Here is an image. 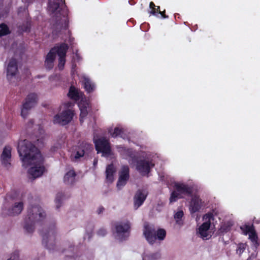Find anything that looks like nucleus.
Here are the masks:
<instances>
[{
	"instance_id": "obj_1",
	"label": "nucleus",
	"mask_w": 260,
	"mask_h": 260,
	"mask_svg": "<svg viewBox=\"0 0 260 260\" xmlns=\"http://www.w3.org/2000/svg\"><path fill=\"white\" fill-rule=\"evenodd\" d=\"M18 152L24 168L28 170L29 178L35 179L41 177L45 171L44 158L39 149L28 140L18 143Z\"/></svg>"
},
{
	"instance_id": "obj_2",
	"label": "nucleus",
	"mask_w": 260,
	"mask_h": 260,
	"mask_svg": "<svg viewBox=\"0 0 260 260\" xmlns=\"http://www.w3.org/2000/svg\"><path fill=\"white\" fill-rule=\"evenodd\" d=\"M48 11L52 15L56 21L55 31L59 27L61 30H67V16L68 11L66 8L64 1L48 0Z\"/></svg>"
},
{
	"instance_id": "obj_3",
	"label": "nucleus",
	"mask_w": 260,
	"mask_h": 260,
	"mask_svg": "<svg viewBox=\"0 0 260 260\" xmlns=\"http://www.w3.org/2000/svg\"><path fill=\"white\" fill-rule=\"evenodd\" d=\"M46 212L38 204L30 205L27 210V213L24 218L23 228L25 233L32 234L36 224H41L45 219Z\"/></svg>"
},
{
	"instance_id": "obj_4",
	"label": "nucleus",
	"mask_w": 260,
	"mask_h": 260,
	"mask_svg": "<svg viewBox=\"0 0 260 260\" xmlns=\"http://www.w3.org/2000/svg\"><path fill=\"white\" fill-rule=\"evenodd\" d=\"M40 233L42 237V244L44 247L49 250H53L58 235L55 224H51Z\"/></svg>"
},
{
	"instance_id": "obj_5",
	"label": "nucleus",
	"mask_w": 260,
	"mask_h": 260,
	"mask_svg": "<svg viewBox=\"0 0 260 260\" xmlns=\"http://www.w3.org/2000/svg\"><path fill=\"white\" fill-rule=\"evenodd\" d=\"M68 95L71 99L75 101L81 99L78 104L80 110V118L82 119L86 117L91 107L88 100L85 98H83L82 93L78 91L74 86H71ZM80 121H82V119H80Z\"/></svg>"
},
{
	"instance_id": "obj_6",
	"label": "nucleus",
	"mask_w": 260,
	"mask_h": 260,
	"mask_svg": "<svg viewBox=\"0 0 260 260\" xmlns=\"http://www.w3.org/2000/svg\"><path fill=\"white\" fill-rule=\"evenodd\" d=\"M143 235L149 244L153 245L156 240L162 241L165 239L166 231L161 228L156 230L154 225L146 223L144 226Z\"/></svg>"
},
{
	"instance_id": "obj_7",
	"label": "nucleus",
	"mask_w": 260,
	"mask_h": 260,
	"mask_svg": "<svg viewBox=\"0 0 260 260\" xmlns=\"http://www.w3.org/2000/svg\"><path fill=\"white\" fill-rule=\"evenodd\" d=\"M175 190L173 191L170 198V203L176 202L178 199L183 198L182 194L188 197L192 196L193 187L183 183H176L175 184Z\"/></svg>"
},
{
	"instance_id": "obj_8",
	"label": "nucleus",
	"mask_w": 260,
	"mask_h": 260,
	"mask_svg": "<svg viewBox=\"0 0 260 260\" xmlns=\"http://www.w3.org/2000/svg\"><path fill=\"white\" fill-rule=\"evenodd\" d=\"M131 228L128 221L116 222L115 224L116 238L121 241L126 240L129 236Z\"/></svg>"
},
{
	"instance_id": "obj_9",
	"label": "nucleus",
	"mask_w": 260,
	"mask_h": 260,
	"mask_svg": "<svg viewBox=\"0 0 260 260\" xmlns=\"http://www.w3.org/2000/svg\"><path fill=\"white\" fill-rule=\"evenodd\" d=\"M92 150L93 148L91 144L82 142L72 154L71 159L74 161H77L80 157L89 155Z\"/></svg>"
},
{
	"instance_id": "obj_10",
	"label": "nucleus",
	"mask_w": 260,
	"mask_h": 260,
	"mask_svg": "<svg viewBox=\"0 0 260 260\" xmlns=\"http://www.w3.org/2000/svg\"><path fill=\"white\" fill-rule=\"evenodd\" d=\"M38 99V95L35 93H31L27 96L21 108V115L23 118L27 116L29 111L36 105Z\"/></svg>"
},
{
	"instance_id": "obj_11",
	"label": "nucleus",
	"mask_w": 260,
	"mask_h": 260,
	"mask_svg": "<svg viewBox=\"0 0 260 260\" xmlns=\"http://www.w3.org/2000/svg\"><path fill=\"white\" fill-rule=\"evenodd\" d=\"M74 114V111L72 109H66L60 114H57L54 116L53 122L54 123L59 124L62 125H66L71 121Z\"/></svg>"
},
{
	"instance_id": "obj_12",
	"label": "nucleus",
	"mask_w": 260,
	"mask_h": 260,
	"mask_svg": "<svg viewBox=\"0 0 260 260\" xmlns=\"http://www.w3.org/2000/svg\"><path fill=\"white\" fill-rule=\"evenodd\" d=\"M154 166L152 161L146 159H140L136 161V169L143 176L148 174Z\"/></svg>"
},
{
	"instance_id": "obj_13",
	"label": "nucleus",
	"mask_w": 260,
	"mask_h": 260,
	"mask_svg": "<svg viewBox=\"0 0 260 260\" xmlns=\"http://www.w3.org/2000/svg\"><path fill=\"white\" fill-rule=\"evenodd\" d=\"M102 156L108 157L112 154V149L109 140L105 137L99 138V153Z\"/></svg>"
},
{
	"instance_id": "obj_14",
	"label": "nucleus",
	"mask_w": 260,
	"mask_h": 260,
	"mask_svg": "<svg viewBox=\"0 0 260 260\" xmlns=\"http://www.w3.org/2000/svg\"><path fill=\"white\" fill-rule=\"evenodd\" d=\"M24 204L22 201L14 203L12 206L7 209L5 206L3 212L9 216H16L20 214L23 210Z\"/></svg>"
},
{
	"instance_id": "obj_15",
	"label": "nucleus",
	"mask_w": 260,
	"mask_h": 260,
	"mask_svg": "<svg viewBox=\"0 0 260 260\" xmlns=\"http://www.w3.org/2000/svg\"><path fill=\"white\" fill-rule=\"evenodd\" d=\"M119 174V176L117 183V187L120 189L126 184L129 178V169L128 166H122Z\"/></svg>"
},
{
	"instance_id": "obj_16",
	"label": "nucleus",
	"mask_w": 260,
	"mask_h": 260,
	"mask_svg": "<svg viewBox=\"0 0 260 260\" xmlns=\"http://www.w3.org/2000/svg\"><path fill=\"white\" fill-rule=\"evenodd\" d=\"M11 150L12 149L10 146H6L3 149L1 155L2 165L7 170H9L11 166Z\"/></svg>"
},
{
	"instance_id": "obj_17",
	"label": "nucleus",
	"mask_w": 260,
	"mask_h": 260,
	"mask_svg": "<svg viewBox=\"0 0 260 260\" xmlns=\"http://www.w3.org/2000/svg\"><path fill=\"white\" fill-rule=\"evenodd\" d=\"M147 193L142 189H138L134 197V207L135 209H138L142 206L146 199Z\"/></svg>"
},
{
	"instance_id": "obj_18",
	"label": "nucleus",
	"mask_w": 260,
	"mask_h": 260,
	"mask_svg": "<svg viewBox=\"0 0 260 260\" xmlns=\"http://www.w3.org/2000/svg\"><path fill=\"white\" fill-rule=\"evenodd\" d=\"M18 72L17 62L15 59L10 60L7 68V77L9 80L15 77Z\"/></svg>"
},
{
	"instance_id": "obj_19",
	"label": "nucleus",
	"mask_w": 260,
	"mask_h": 260,
	"mask_svg": "<svg viewBox=\"0 0 260 260\" xmlns=\"http://www.w3.org/2000/svg\"><path fill=\"white\" fill-rule=\"evenodd\" d=\"M202 200L199 197L195 196L191 200L189 210L191 214L199 212L201 208Z\"/></svg>"
},
{
	"instance_id": "obj_20",
	"label": "nucleus",
	"mask_w": 260,
	"mask_h": 260,
	"mask_svg": "<svg viewBox=\"0 0 260 260\" xmlns=\"http://www.w3.org/2000/svg\"><path fill=\"white\" fill-rule=\"evenodd\" d=\"M210 227L209 222H205L199 227L198 233L203 240H208L211 238V235L209 233Z\"/></svg>"
},
{
	"instance_id": "obj_21",
	"label": "nucleus",
	"mask_w": 260,
	"mask_h": 260,
	"mask_svg": "<svg viewBox=\"0 0 260 260\" xmlns=\"http://www.w3.org/2000/svg\"><path fill=\"white\" fill-rule=\"evenodd\" d=\"M68 48V45L63 43L57 45L51 50H54L53 53H54L55 55L56 54H57L58 56H66Z\"/></svg>"
},
{
	"instance_id": "obj_22",
	"label": "nucleus",
	"mask_w": 260,
	"mask_h": 260,
	"mask_svg": "<svg viewBox=\"0 0 260 260\" xmlns=\"http://www.w3.org/2000/svg\"><path fill=\"white\" fill-rule=\"evenodd\" d=\"M80 81L87 92H90L93 90L94 85L88 77L82 75L80 77Z\"/></svg>"
},
{
	"instance_id": "obj_23",
	"label": "nucleus",
	"mask_w": 260,
	"mask_h": 260,
	"mask_svg": "<svg viewBox=\"0 0 260 260\" xmlns=\"http://www.w3.org/2000/svg\"><path fill=\"white\" fill-rule=\"evenodd\" d=\"M53 50H50L49 52L47 54L45 61V66L48 70L52 69L54 66L55 55L53 53Z\"/></svg>"
},
{
	"instance_id": "obj_24",
	"label": "nucleus",
	"mask_w": 260,
	"mask_h": 260,
	"mask_svg": "<svg viewBox=\"0 0 260 260\" xmlns=\"http://www.w3.org/2000/svg\"><path fill=\"white\" fill-rule=\"evenodd\" d=\"M76 173L73 170L68 171L64 176V182L69 185L74 184L76 181Z\"/></svg>"
},
{
	"instance_id": "obj_25",
	"label": "nucleus",
	"mask_w": 260,
	"mask_h": 260,
	"mask_svg": "<svg viewBox=\"0 0 260 260\" xmlns=\"http://www.w3.org/2000/svg\"><path fill=\"white\" fill-rule=\"evenodd\" d=\"M115 172V169L113 164L109 165L106 168V179L110 183H112L114 180V173Z\"/></svg>"
},
{
	"instance_id": "obj_26",
	"label": "nucleus",
	"mask_w": 260,
	"mask_h": 260,
	"mask_svg": "<svg viewBox=\"0 0 260 260\" xmlns=\"http://www.w3.org/2000/svg\"><path fill=\"white\" fill-rule=\"evenodd\" d=\"M232 225L233 224L230 221L222 223L217 231L218 235L221 236L229 232L231 230Z\"/></svg>"
},
{
	"instance_id": "obj_27",
	"label": "nucleus",
	"mask_w": 260,
	"mask_h": 260,
	"mask_svg": "<svg viewBox=\"0 0 260 260\" xmlns=\"http://www.w3.org/2000/svg\"><path fill=\"white\" fill-rule=\"evenodd\" d=\"M69 197V195H66L64 193L62 192H58L56 194L55 200V203L56 208L58 209L59 208H60L62 205V201L68 198Z\"/></svg>"
},
{
	"instance_id": "obj_28",
	"label": "nucleus",
	"mask_w": 260,
	"mask_h": 260,
	"mask_svg": "<svg viewBox=\"0 0 260 260\" xmlns=\"http://www.w3.org/2000/svg\"><path fill=\"white\" fill-rule=\"evenodd\" d=\"M249 239L251 241L252 245L255 248H257L259 244L258 242V236L255 230L253 231L252 232H251V233L249 234Z\"/></svg>"
},
{
	"instance_id": "obj_29",
	"label": "nucleus",
	"mask_w": 260,
	"mask_h": 260,
	"mask_svg": "<svg viewBox=\"0 0 260 260\" xmlns=\"http://www.w3.org/2000/svg\"><path fill=\"white\" fill-rule=\"evenodd\" d=\"M160 258L161 254L159 252L145 255L143 257V260H160Z\"/></svg>"
},
{
	"instance_id": "obj_30",
	"label": "nucleus",
	"mask_w": 260,
	"mask_h": 260,
	"mask_svg": "<svg viewBox=\"0 0 260 260\" xmlns=\"http://www.w3.org/2000/svg\"><path fill=\"white\" fill-rule=\"evenodd\" d=\"M240 229L242 230L243 233L245 235L250 234L251 232H252L255 230L253 224L249 225L245 224L240 227Z\"/></svg>"
},
{
	"instance_id": "obj_31",
	"label": "nucleus",
	"mask_w": 260,
	"mask_h": 260,
	"mask_svg": "<svg viewBox=\"0 0 260 260\" xmlns=\"http://www.w3.org/2000/svg\"><path fill=\"white\" fill-rule=\"evenodd\" d=\"M10 32L9 27L6 24L4 23L0 24V37L7 35Z\"/></svg>"
},
{
	"instance_id": "obj_32",
	"label": "nucleus",
	"mask_w": 260,
	"mask_h": 260,
	"mask_svg": "<svg viewBox=\"0 0 260 260\" xmlns=\"http://www.w3.org/2000/svg\"><path fill=\"white\" fill-rule=\"evenodd\" d=\"M123 129L122 128L116 127L114 128L113 132L111 134V136L113 138L120 136L123 133Z\"/></svg>"
},
{
	"instance_id": "obj_33",
	"label": "nucleus",
	"mask_w": 260,
	"mask_h": 260,
	"mask_svg": "<svg viewBox=\"0 0 260 260\" xmlns=\"http://www.w3.org/2000/svg\"><path fill=\"white\" fill-rule=\"evenodd\" d=\"M65 63L66 56H59L58 67L59 70H61L63 69Z\"/></svg>"
},
{
	"instance_id": "obj_34",
	"label": "nucleus",
	"mask_w": 260,
	"mask_h": 260,
	"mask_svg": "<svg viewBox=\"0 0 260 260\" xmlns=\"http://www.w3.org/2000/svg\"><path fill=\"white\" fill-rule=\"evenodd\" d=\"M245 249V244L244 243H240L238 245L237 249V252L239 253V254L242 253Z\"/></svg>"
},
{
	"instance_id": "obj_35",
	"label": "nucleus",
	"mask_w": 260,
	"mask_h": 260,
	"mask_svg": "<svg viewBox=\"0 0 260 260\" xmlns=\"http://www.w3.org/2000/svg\"><path fill=\"white\" fill-rule=\"evenodd\" d=\"M156 6L154 3L151 2L149 4V8L151 9L150 13L153 15H156L157 12L156 11Z\"/></svg>"
},
{
	"instance_id": "obj_36",
	"label": "nucleus",
	"mask_w": 260,
	"mask_h": 260,
	"mask_svg": "<svg viewBox=\"0 0 260 260\" xmlns=\"http://www.w3.org/2000/svg\"><path fill=\"white\" fill-rule=\"evenodd\" d=\"M184 215L183 212L181 210L177 212L174 215V218L176 220V222H178L179 220L181 219Z\"/></svg>"
},
{
	"instance_id": "obj_37",
	"label": "nucleus",
	"mask_w": 260,
	"mask_h": 260,
	"mask_svg": "<svg viewBox=\"0 0 260 260\" xmlns=\"http://www.w3.org/2000/svg\"><path fill=\"white\" fill-rule=\"evenodd\" d=\"M204 218L206 220H207V221L206 222H209L210 225H211V221L212 220H213L214 217H213V215L212 213H208L204 216Z\"/></svg>"
},
{
	"instance_id": "obj_38",
	"label": "nucleus",
	"mask_w": 260,
	"mask_h": 260,
	"mask_svg": "<svg viewBox=\"0 0 260 260\" xmlns=\"http://www.w3.org/2000/svg\"><path fill=\"white\" fill-rule=\"evenodd\" d=\"M93 143L94 144L95 149L96 151H98V136H96V132L94 130V133H93Z\"/></svg>"
},
{
	"instance_id": "obj_39",
	"label": "nucleus",
	"mask_w": 260,
	"mask_h": 260,
	"mask_svg": "<svg viewBox=\"0 0 260 260\" xmlns=\"http://www.w3.org/2000/svg\"><path fill=\"white\" fill-rule=\"evenodd\" d=\"M8 260H19L18 252L15 251Z\"/></svg>"
},
{
	"instance_id": "obj_40",
	"label": "nucleus",
	"mask_w": 260,
	"mask_h": 260,
	"mask_svg": "<svg viewBox=\"0 0 260 260\" xmlns=\"http://www.w3.org/2000/svg\"><path fill=\"white\" fill-rule=\"evenodd\" d=\"M107 234V230L104 228L99 230V236H105Z\"/></svg>"
},
{
	"instance_id": "obj_41",
	"label": "nucleus",
	"mask_w": 260,
	"mask_h": 260,
	"mask_svg": "<svg viewBox=\"0 0 260 260\" xmlns=\"http://www.w3.org/2000/svg\"><path fill=\"white\" fill-rule=\"evenodd\" d=\"M74 104L71 102H67L64 103V106L67 109H71L72 107L74 106Z\"/></svg>"
},
{
	"instance_id": "obj_42",
	"label": "nucleus",
	"mask_w": 260,
	"mask_h": 260,
	"mask_svg": "<svg viewBox=\"0 0 260 260\" xmlns=\"http://www.w3.org/2000/svg\"><path fill=\"white\" fill-rule=\"evenodd\" d=\"M159 14L161 15V18L166 19L169 17L168 15H166L165 10L163 11H160V10H159Z\"/></svg>"
},
{
	"instance_id": "obj_43",
	"label": "nucleus",
	"mask_w": 260,
	"mask_h": 260,
	"mask_svg": "<svg viewBox=\"0 0 260 260\" xmlns=\"http://www.w3.org/2000/svg\"><path fill=\"white\" fill-rule=\"evenodd\" d=\"M66 260H76V258L73 257L70 255H67Z\"/></svg>"
},
{
	"instance_id": "obj_44",
	"label": "nucleus",
	"mask_w": 260,
	"mask_h": 260,
	"mask_svg": "<svg viewBox=\"0 0 260 260\" xmlns=\"http://www.w3.org/2000/svg\"><path fill=\"white\" fill-rule=\"evenodd\" d=\"M104 210V208L103 207H100L99 208V214H100L103 212Z\"/></svg>"
},
{
	"instance_id": "obj_45",
	"label": "nucleus",
	"mask_w": 260,
	"mask_h": 260,
	"mask_svg": "<svg viewBox=\"0 0 260 260\" xmlns=\"http://www.w3.org/2000/svg\"><path fill=\"white\" fill-rule=\"evenodd\" d=\"M159 10H160V7L157 6V8H156V11L157 12L156 16H157V15L159 14Z\"/></svg>"
},
{
	"instance_id": "obj_46",
	"label": "nucleus",
	"mask_w": 260,
	"mask_h": 260,
	"mask_svg": "<svg viewBox=\"0 0 260 260\" xmlns=\"http://www.w3.org/2000/svg\"><path fill=\"white\" fill-rule=\"evenodd\" d=\"M34 123V121L32 120H29V123H28V125L29 126L30 125H32Z\"/></svg>"
},
{
	"instance_id": "obj_47",
	"label": "nucleus",
	"mask_w": 260,
	"mask_h": 260,
	"mask_svg": "<svg viewBox=\"0 0 260 260\" xmlns=\"http://www.w3.org/2000/svg\"><path fill=\"white\" fill-rule=\"evenodd\" d=\"M74 38H72L71 36H69V42H72L73 41Z\"/></svg>"
},
{
	"instance_id": "obj_48",
	"label": "nucleus",
	"mask_w": 260,
	"mask_h": 260,
	"mask_svg": "<svg viewBox=\"0 0 260 260\" xmlns=\"http://www.w3.org/2000/svg\"><path fill=\"white\" fill-rule=\"evenodd\" d=\"M39 131H40V133H43V132H44L43 129H42V128H40V127H39Z\"/></svg>"
},
{
	"instance_id": "obj_49",
	"label": "nucleus",
	"mask_w": 260,
	"mask_h": 260,
	"mask_svg": "<svg viewBox=\"0 0 260 260\" xmlns=\"http://www.w3.org/2000/svg\"><path fill=\"white\" fill-rule=\"evenodd\" d=\"M96 163V161L95 160H94V162H93V165H95Z\"/></svg>"
},
{
	"instance_id": "obj_50",
	"label": "nucleus",
	"mask_w": 260,
	"mask_h": 260,
	"mask_svg": "<svg viewBox=\"0 0 260 260\" xmlns=\"http://www.w3.org/2000/svg\"><path fill=\"white\" fill-rule=\"evenodd\" d=\"M40 140V138H39L38 139H37V141H39Z\"/></svg>"
},
{
	"instance_id": "obj_51",
	"label": "nucleus",
	"mask_w": 260,
	"mask_h": 260,
	"mask_svg": "<svg viewBox=\"0 0 260 260\" xmlns=\"http://www.w3.org/2000/svg\"><path fill=\"white\" fill-rule=\"evenodd\" d=\"M76 56H77V57H78V54H76Z\"/></svg>"
},
{
	"instance_id": "obj_52",
	"label": "nucleus",
	"mask_w": 260,
	"mask_h": 260,
	"mask_svg": "<svg viewBox=\"0 0 260 260\" xmlns=\"http://www.w3.org/2000/svg\"><path fill=\"white\" fill-rule=\"evenodd\" d=\"M66 253H68V251L67 250H66V252H65Z\"/></svg>"
}]
</instances>
